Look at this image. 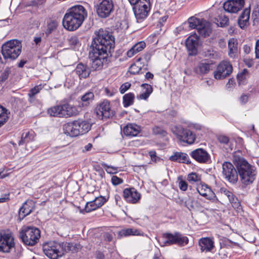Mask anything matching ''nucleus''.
Here are the masks:
<instances>
[{"instance_id": "nucleus-1", "label": "nucleus", "mask_w": 259, "mask_h": 259, "mask_svg": "<svg viewBox=\"0 0 259 259\" xmlns=\"http://www.w3.org/2000/svg\"><path fill=\"white\" fill-rule=\"evenodd\" d=\"M96 46L89 53L91 68L94 70L102 69L107 66L109 61V54L114 47V38L107 31L100 29L94 39Z\"/></svg>"}, {"instance_id": "nucleus-2", "label": "nucleus", "mask_w": 259, "mask_h": 259, "mask_svg": "<svg viewBox=\"0 0 259 259\" xmlns=\"http://www.w3.org/2000/svg\"><path fill=\"white\" fill-rule=\"evenodd\" d=\"M87 16V11L82 6L72 7L67 10L63 17V27L69 31L75 30L81 25Z\"/></svg>"}, {"instance_id": "nucleus-3", "label": "nucleus", "mask_w": 259, "mask_h": 259, "mask_svg": "<svg viewBox=\"0 0 259 259\" xmlns=\"http://www.w3.org/2000/svg\"><path fill=\"white\" fill-rule=\"evenodd\" d=\"M233 162L237 169L242 186L246 187L252 184L256 176L255 167L243 157H234Z\"/></svg>"}, {"instance_id": "nucleus-4", "label": "nucleus", "mask_w": 259, "mask_h": 259, "mask_svg": "<svg viewBox=\"0 0 259 259\" xmlns=\"http://www.w3.org/2000/svg\"><path fill=\"white\" fill-rule=\"evenodd\" d=\"M21 45L17 40H11L2 46V53L5 59L14 60L20 54Z\"/></svg>"}, {"instance_id": "nucleus-5", "label": "nucleus", "mask_w": 259, "mask_h": 259, "mask_svg": "<svg viewBox=\"0 0 259 259\" xmlns=\"http://www.w3.org/2000/svg\"><path fill=\"white\" fill-rule=\"evenodd\" d=\"M40 237L39 230L35 227H24L20 232V237L22 241L29 246H33L37 243Z\"/></svg>"}, {"instance_id": "nucleus-6", "label": "nucleus", "mask_w": 259, "mask_h": 259, "mask_svg": "<svg viewBox=\"0 0 259 259\" xmlns=\"http://www.w3.org/2000/svg\"><path fill=\"white\" fill-rule=\"evenodd\" d=\"M170 130L178 139L183 142L192 144L195 140V135L189 130L184 128L181 125L171 126Z\"/></svg>"}, {"instance_id": "nucleus-7", "label": "nucleus", "mask_w": 259, "mask_h": 259, "mask_svg": "<svg viewBox=\"0 0 259 259\" xmlns=\"http://www.w3.org/2000/svg\"><path fill=\"white\" fill-rule=\"evenodd\" d=\"M42 248L45 254L51 259H57L63 254L62 245L56 241L46 242Z\"/></svg>"}, {"instance_id": "nucleus-8", "label": "nucleus", "mask_w": 259, "mask_h": 259, "mask_svg": "<svg viewBox=\"0 0 259 259\" xmlns=\"http://www.w3.org/2000/svg\"><path fill=\"white\" fill-rule=\"evenodd\" d=\"M138 22H141L148 16L150 8L149 0H141L133 8Z\"/></svg>"}, {"instance_id": "nucleus-9", "label": "nucleus", "mask_w": 259, "mask_h": 259, "mask_svg": "<svg viewBox=\"0 0 259 259\" xmlns=\"http://www.w3.org/2000/svg\"><path fill=\"white\" fill-rule=\"evenodd\" d=\"M114 7L112 0H99L96 5V12L99 17L106 18L113 12Z\"/></svg>"}, {"instance_id": "nucleus-10", "label": "nucleus", "mask_w": 259, "mask_h": 259, "mask_svg": "<svg viewBox=\"0 0 259 259\" xmlns=\"http://www.w3.org/2000/svg\"><path fill=\"white\" fill-rule=\"evenodd\" d=\"M222 174L225 179L232 184H236L238 180L237 168L230 162H224L222 165Z\"/></svg>"}, {"instance_id": "nucleus-11", "label": "nucleus", "mask_w": 259, "mask_h": 259, "mask_svg": "<svg viewBox=\"0 0 259 259\" xmlns=\"http://www.w3.org/2000/svg\"><path fill=\"white\" fill-rule=\"evenodd\" d=\"M233 67L230 62L223 61L218 65L213 72V76L218 80L223 79L229 76L232 72Z\"/></svg>"}, {"instance_id": "nucleus-12", "label": "nucleus", "mask_w": 259, "mask_h": 259, "mask_svg": "<svg viewBox=\"0 0 259 259\" xmlns=\"http://www.w3.org/2000/svg\"><path fill=\"white\" fill-rule=\"evenodd\" d=\"M14 237L11 233L0 232V251L9 252L14 246Z\"/></svg>"}, {"instance_id": "nucleus-13", "label": "nucleus", "mask_w": 259, "mask_h": 259, "mask_svg": "<svg viewBox=\"0 0 259 259\" xmlns=\"http://www.w3.org/2000/svg\"><path fill=\"white\" fill-rule=\"evenodd\" d=\"M214 68L213 61L208 59H203L198 62L193 69L196 74L203 76L208 74Z\"/></svg>"}, {"instance_id": "nucleus-14", "label": "nucleus", "mask_w": 259, "mask_h": 259, "mask_svg": "<svg viewBox=\"0 0 259 259\" xmlns=\"http://www.w3.org/2000/svg\"><path fill=\"white\" fill-rule=\"evenodd\" d=\"M96 112L98 117L101 119H106L112 117L114 113L111 109L110 103L107 100H104L96 108Z\"/></svg>"}, {"instance_id": "nucleus-15", "label": "nucleus", "mask_w": 259, "mask_h": 259, "mask_svg": "<svg viewBox=\"0 0 259 259\" xmlns=\"http://www.w3.org/2000/svg\"><path fill=\"white\" fill-rule=\"evenodd\" d=\"M191 156L196 161L201 163H207L210 161L209 153L202 148L196 149L190 153Z\"/></svg>"}, {"instance_id": "nucleus-16", "label": "nucleus", "mask_w": 259, "mask_h": 259, "mask_svg": "<svg viewBox=\"0 0 259 259\" xmlns=\"http://www.w3.org/2000/svg\"><path fill=\"white\" fill-rule=\"evenodd\" d=\"M244 0H228L224 4V10L229 13H235L244 6Z\"/></svg>"}, {"instance_id": "nucleus-17", "label": "nucleus", "mask_w": 259, "mask_h": 259, "mask_svg": "<svg viewBox=\"0 0 259 259\" xmlns=\"http://www.w3.org/2000/svg\"><path fill=\"white\" fill-rule=\"evenodd\" d=\"M123 197L128 203L135 204L141 199V194L134 188H126L123 191Z\"/></svg>"}, {"instance_id": "nucleus-18", "label": "nucleus", "mask_w": 259, "mask_h": 259, "mask_svg": "<svg viewBox=\"0 0 259 259\" xmlns=\"http://www.w3.org/2000/svg\"><path fill=\"white\" fill-rule=\"evenodd\" d=\"M106 201L105 197H97L94 200L87 202L84 210L86 212H90L101 207Z\"/></svg>"}, {"instance_id": "nucleus-19", "label": "nucleus", "mask_w": 259, "mask_h": 259, "mask_svg": "<svg viewBox=\"0 0 259 259\" xmlns=\"http://www.w3.org/2000/svg\"><path fill=\"white\" fill-rule=\"evenodd\" d=\"M197 191L201 196L208 200L212 201H214L217 200L215 193L207 185L201 184L198 185Z\"/></svg>"}, {"instance_id": "nucleus-20", "label": "nucleus", "mask_w": 259, "mask_h": 259, "mask_svg": "<svg viewBox=\"0 0 259 259\" xmlns=\"http://www.w3.org/2000/svg\"><path fill=\"white\" fill-rule=\"evenodd\" d=\"M35 134L32 131L24 133L22 135L21 140L19 142V145L26 144V149L28 151L34 149V146L31 145V142L34 140Z\"/></svg>"}, {"instance_id": "nucleus-21", "label": "nucleus", "mask_w": 259, "mask_h": 259, "mask_svg": "<svg viewBox=\"0 0 259 259\" xmlns=\"http://www.w3.org/2000/svg\"><path fill=\"white\" fill-rule=\"evenodd\" d=\"M198 37L197 34H194L189 36L186 40V47L190 52L191 55L196 53V46L198 45Z\"/></svg>"}, {"instance_id": "nucleus-22", "label": "nucleus", "mask_w": 259, "mask_h": 259, "mask_svg": "<svg viewBox=\"0 0 259 259\" xmlns=\"http://www.w3.org/2000/svg\"><path fill=\"white\" fill-rule=\"evenodd\" d=\"M199 245L202 252H210L214 247L213 239L208 237L202 238L199 240Z\"/></svg>"}, {"instance_id": "nucleus-23", "label": "nucleus", "mask_w": 259, "mask_h": 259, "mask_svg": "<svg viewBox=\"0 0 259 259\" xmlns=\"http://www.w3.org/2000/svg\"><path fill=\"white\" fill-rule=\"evenodd\" d=\"M78 126L76 121L66 123L63 126L64 133L70 137L78 136L79 131L77 130Z\"/></svg>"}, {"instance_id": "nucleus-24", "label": "nucleus", "mask_w": 259, "mask_h": 259, "mask_svg": "<svg viewBox=\"0 0 259 259\" xmlns=\"http://www.w3.org/2000/svg\"><path fill=\"white\" fill-rule=\"evenodd\" d=\"M141 127L133 123L127 124L123 128V133L126 136L135 137L137 136L141 132Z\"/></svg>"}, {"instance_id": "nucleus-25", "label": "nucleus", "mask_w": 259, "mask_h": 259, "mask_svg": "<svg viewBox=\"0 0 259 259\" xmlns=\"http://www.w3.org/2000/svg\"><path fill=\"white\" fill-rule=\"evenodd\" d=\"M74 72L78 76L80 79L85 78L89 76L90 70L87 65L79 63L76 66Z\"/></svg>"}, {"instance_id": "nucleus-26", "label": "nucleus", "mask_w": 259, "mask_h": 259, "mask_svg": "<svg viewBox=\"0 0 259 259\" xmlns=\"http://www.w3.org/2000/svg\"><path fill=\"white\" fill-rule=\"evenodd\" d=\"M197 31L199 34L203 37L209 36L211 32L210 24L208 22L203 19L201 23L198 26Z\"/></svg>"}, {"instance_id": "nucleus-27", "label": "nucleus", "mask_w": 259, "mask_h": 259, "mask_svg": "<svg viewBox=\"0 0 259 259\" xmlns=\"http://www.w3.org/2000/svg\"><path fill=\"white\" fill-rule=\"evenodd\" d=\"M169 159L172 161H176L180 163H190L188 155L185 153L175 152L173 155L170 156Z\"/></svg>"}, {"instance_id": "nucleus-28", "label": "nucleus", "mask_w": 259, "mask_h": 259, "mask_svg": "<svg viewBox=\"0 0 259 259\" xmlns=\"http://www.w3.org/2000/svg\"><path fill=\"white\" fill-rule=\"evenodd\" d=\"M146 47L144 41H141L136 43L127 52L126 55L128 58L133 57L137 53L142 51Z\"/></svg>"}, {"instance_id": "nucleus-29", "label": "nucleus", "mask_w": 259, "mask_h": 259, "mask_svg": "<svg viewBox=\"0 0 259 259\" xmlns=\"http://www.w3.org/2000/svg\"><path fill=\"white\" fill-rule=\"evenodd\" d=\"M121 236H128L130 235L134 236H144V233L140 230L135 228H126L121 230L119 233Z\"/></svg>"}, {"instance_id": "nucleus-30", "label": "nucleus", "mask_w": 259, "mask_h": 259, "mask_svg": "<svg viewBox=\"0 0 259 259\" xmlns=\"http://www.w3.org/2000/svg\"><path fill=\"white\" fill-rule=\"evenodd\" d=\"M237 41L234 38H231L228 42L229 56L231 58H235L238 52Z\"/></svg>"}, {"instance_id": "nucleus-31", "label": "nucleus", "mask_w": 259, "mask_h": 259, "mask_svg": "<svg viewBox=\"0 0 259 259\" xmlns=\"http://www.w3.org/2000/svg\"><path fill=\"white\" fill-rule=\"evenodd\" d=\"M141 87L143 91L141 94L137 96L138 99L147 100L153 91L151 85L148 84H142Z\"/></svg>"}, {"instance_id": "nucleus-32", "label": "nucleus", "mask_w": 259, "mask_h": 259, "mask_svg": "<svg viewBox=\"0 0 259 259\" xmlns=\"http://www.w3.org/2000/svg\"><path fill=\"white\" fill-rule=\"evenodd\" d=\"M63 117H68L76 115L78 114V111L75 107L66 104L63 105Z\"/></svg>"}, {"instance_id": "nucleus-33", "label": "nucleus", "mask_w": 259, "mask_h": 259, "mask_svg": "<svg viewBox=\"0 0 259 259\" xmlns=\"http://www.w3.org/2000/svg\"><path fill=\"white\" fill-rule=\"evenodd\" d=\"M63 105L53 106L48 110V114L52 116L63 117Z\"/></svg>"}, {"instance_id": "nucleus-34", "label": "nucleus", "mask_w": 259, "mask_h": 259, "mask_svg": "<svg viewBox=\"0 0 259 259\" xmlns=\"http://www.w3.org/2000/svg\"><path fill=\"white\" fill-rule=\"evenodd\" d=\"M77 122V130L79 131V135H83L88 132L91 129V125L89 122L81 120H76Z\"/></svg>"}, {"instance_id": "nucleus-35", "label": "nucleus", "mask_w": 259, "mask_h": 259, "mask_svg": "<svg viewBox=\"0 0 259 259\" xmlns=\"http://www.w3.org/2000/svg\"><path fill=\"white\" fill-rule=\"evenodd\" d=\"M150 59V55L149 54H146L142 57H140L137 59L135 61V63H139V65H138L139 67H140V69L141 70H147L148 63L149 60Z\"/></svg>"}, {"instance_id": "nucleus-36", "label": "nucleus", "mask_w": 259, "mask_h": 259, "mask_svg": "<svg viewBox=\"0 0 259 259\" xmlns=\"http://www.w3.org/2000/svg\"><path fill=\"white\" fill-rule=\"evenodd\" d=\"M29 203L31 204V202H25L19 210V217L23 219L26 216L29 214L32 211V208Z\"/></svg>"}, {"instance_id": "nucleus-37", "label": "nucleus", "mask_w": 259, "mask_h": 259, "mask_svg": "<svg viewBox=\"0 0 259 259\" xmlns=\"http://www.w3.org/2000/svg\"><path fill=\"white\" fill-rule=\"evenodd\" d=\"M94 94L93 92H88L81 97L82 106H88L94 100Z\"/></svg>"}, {"instance_id": "nucleus-38", "label": "nucleus", "mask_w": 259, "mask_h": 259, "mask_svg": "<svg viewBox=\"0 0 259 259\" xmlns=\"http://www.w3.org/2000/svg\"><path fill=\"white\" fill-rule=\"evenodd\" d=\"M135 95L133 93L125 94L123 97V104L124 107H127L134 104Z\"/></svg>"}, {"instance_id": "nucleus-39", "label": "nucleus", "mask_w": 259, "mask_h": 259, "mask_svg": "<svg viewBox=\"0 0 259 259\" xmlns=\"http://www.w3.org/2000/svg\"><path fill=\"white\" fill-rule=\"evenodd\" d=\"M177 239H176V244L183 246L187 245L189 242V239L187 237L183 236L181 233L177 232Z\"/></svg>"}, {"instance_id": "nucleus-40", "label": "nucleus", "mask_w": 259, "mask_h": 259, "mask_svg": "<svg viewBox=\"0 0 259 259\" xmlns=\"http://www.w3.org/2000/svg\"><path fill=\"white\" fill-rule=\"evenodd\" d=\"M202 19H199L195 17H191L188 20L189 27L192 29L198 30L199 24L201 23Z\"/></svg>"}, {"instance_id": "nucleus-41", "label": "nucleus", "mask_w": 259, "mask_h": 259, "mask_svg": "<svg viewBox=\"0 0 259 259\" xmlns=\"http://www.w3.org/2000/svg\"><path fill=\"white\" fill-rule=\"evenodd\" d=\"M8 110L0 105V126L4 124L8 119Z\"/></svg>"}, {"instance_id": "nucleus-42", "label": "nucleus", "mask_w": 259, "mask_h": 259, "mask_svg": "<svg viewBox=\"0 0 259 259\" xmlns=\"http://www.w3.org/2000/svg\"><path fill=\"white\" fill-rule=\"evenodd\" d=\"M177 232L174 234L165 233L163 235V238L165 240L166 243L169 244H176V239H177Z\"/></svg>"}, {"instance_id": "nucleus-43", "label": "nucleus", "mask_w": 259, "mask_h": 259, "mask_svg": "<svg viewBox=\"0 0 259 259\" xmlns=\"http://www.w3.org/2000/svg\"><path fill=\"white\" fill-rule=\"evenodd\" d=\"M184 206L189 210H191L196 208V203L192 198L188 197L185 199Z\"/></svg>"}, {"instance_id": "nucleus-44", "label": "nucleus", "mask_w": 259, "mask_h": 259, "mask_svg": "<svg viewBox=\"0 0 259 259\" xmlns=\"http://www.w3.org/2000/svg\"><path fill=\"white\" fill-rule=\"evenodd\" d=\"M102 166L105 169L106 171L110 174H114L117 173L119 170V167L109 165L106 163H103L102 164Z\"/></svg>"}, {"instance_id": "nucleus-45", "label": "nucleus", "mask_w": 259, "mask_h": 259, "mask_svg": "<svg viewBox=\"0 0 259 259\" xmlns=\"http://www.w3.org/2000/svg\"><path fill=\"white\" fill-rule=\"evenodd\" d=\"M247 77V70L246 69H244L240 73L237 75L238 83L240 85L244 84Z\"/></svg>"}, {"instance_id": "nucleus-46", "label": "nucleus", "mask_w": 259, "mask_h": 259, "mask_svg": "<svg viewBox=\"0 0 259 259\" xmlns=\"http://www.w3.org/2000/svg\"><path fill=\"white\" fill-rule=\"evenodd\" d=\"M42 89V87L41 85H36L33 88L31 89L28 93V96L30 98H33L36 94Z\"/></svg>"}, {"instance_id": "nucleus-47", "label": "nucleus", "mask_w": 259, "mask_h": 259, "mask_svg": "<svg viewBox=\"0 0 259 259\" xmlns=\"http://www.w3.org/2000/svg\"><path fill=\"white\" fill-rule=\"evenodd\" d=\"M187 180L191 183L198 182L201 180V177L196 173L192 172L188 175Z\"/></svg>"}, {"instance_id": "nucleus-48", "label": "nucleus", "mask_w": 259, "mask_h": 259, "mask_svg": "<svg viewBox=\"0 0 259 259\" xmlns=\"http://www.w3.org/2000/svg\"><path fill=\"white\" fill-rule=\"evenodd\" d=\"M139 65V63L133 64L128 69V72L131 74H136L140 73L142 70L140 69V67H139L138 65Z\"/></svg>"}, {"instance_id": "nucleus-49", "label": "nucleus", "mask_w": 259, "mask_h": 259, "mask_svg": "<svg viewBox=\"0 0 259 259\" xmlns=\"http://www.w3.org/2000/svg\"><path fill=\"white\" fill-rule=\"evenodd\" d=\"M56 27L57 23L54 21H51L47 25V28L45 31L46 34L47 35H49L56 28Z\"/></svg>"}, {"instance_id": "nucleus-50", "label": "nucleus", "mask_w": 259, "mask_h": 259, "mask_svg": "<svg viewBox=\"0 0 259 259\" xmlns=\"http://www.w3.org/2000/svg\"><path fill=\"white\" fill-rule=\"evenodd\" d=\"M228 199L234 208L238 209L240 207V203L237 198L236 197L234 194L232 195L231 197H229Z\"/></svg>"}, {"instance_id": "nucleus-51", "label": "nucleus", "mask_w": 259, "mask_h": 259, "mask_svg": "<svg viewBox=\"0 0 259 259\" xmlns=\"http://www.w3.org/2000/svg\"><path fill=\"white\" fill-rule=\"evenodd\" d=\"M159 12H156L152 15V18L153 19H155V18L158 19V20H159L158 23H159V25L160 26H161V25H162L163 23L166 21V20L168 18V16L165 15V16H164L160 18H159Z\"/></svg>"}, {"instance_id": "nucleus-52", "label": "nucleus", "mask_w": 259, "mask_h": 259, "mask_svg": "<svg viewBox=\"0 0 259 259\" xmlns=\"http://www.w3.org/2000/svg\"><path fill=\"white\" fill-rule=\"evenodd\" d=\"M68 42L71 46L75 47L80 45L78 38L76 36H72L68 39Z\"/></svg>"}, {"instance_id": "nucleus-53", "label": "nucleus", "mask_w": 259, "mask_h": 259, "mask_svg": "<svg viewBox=\"0 0 259 259\" xmlns=\"http://www.w3.org/2000/svg\"><path fill=\"white\" fill-rule=\"evenodd\" d=\"M61 245L63 246V253H64V251H73L74 246L71 243H61Z\"/></svg>"}, {"instance_id": "nucleus-54", "label": "nucleus", "mask_w": 259, "mask_h": 259, "mask_svg": "<svg viewBox=\"0 0 259 259\" xmlns=\"http://www.w3.org/2000/svg\"><path fill=\"white\" fill-rule=\"evenodd\" d=\"M220 25L221 27H225L228 24L229 18L225 15L219 16Z\"/></svg>"}, {"instance_id": "nucleus-55", "label": "nucleus", "mask_w": 259, "mask_h": 259, "mask_svg": "<svg viewBox=\"0 0 259 259\" xmlns=\"http://www.w3.org/2000/svg\"><path fill=\"white\" fill-rule=\"evenodd\" d=\"M153 133L155 135H160L165 136L166 132L162 128L159 126H154L152 128Z\"/></svg>"}, {"instance_id": "nucleus-56", "label": "nucleus", "mask_w": 259, "mask_h": 259, "mask_svg": "<svg viewBox=\"0 0 259 259\" xmlns=\"http://www.w3.org/2000/svg\"><path fill=\"white\" fill-rule=\"evenodd\" d=\"M217 139L220 143L223 144H228L230 140L229 137L224 135H220L218 136Z\"/></svg>"}, {"instance_id": "nucleus-57", "label": "nucleus", "mask_w": 259, "mask_h": 259, "mask_svg": "<svg viewBox=\"0 0 259 259\" xmlns=\"http://www.w3.org/2000/svg\"><path fill=\"white\" fill-rule=\"evenodd\" d=\"M131 86V83L128 82L123 83L119 88L120 93L124 94L126 91L128 90Z\"/></svg>"}, {"instance_id": "nucleus-58", "label": "nucleus", "mask_w": 259, "mask_h": 259, "mask_svg": "<svg viewBox=\"0 0 259 259\" xmlns=\"http://www.w3.org/2000/svg\"><path fill=\"white\" fill-rule=\"evenodd\" d=\"M248 19H244L242 18L241 17H239L238 19V23L239 25V26L241 28H244L248 23Z\"/></svg>"}, {"instance_id": "nucleus-59", "label": "nucleus", "mask_w": 259, "mask_h": 259, "mask_svg": "<svg viewBox=\"0 0 259 259\" xmlns=\"http://www.w3.org/2000/svg\"><path fill=\"white\" fill-rule=\"evenodd\" d=\"M179 187L181 190L186 191L188 188V184L185 181L181 179L179 182Z\"/></svg>"}, {"instance_id": "nucleus-60", "label": "nucleus", "mask_w": 259, "mask_h": 259, "mask_svg": "<svg viewBox=\"0 0 259 259\" xmlns=\"http://www.w3.org/2000/svg\"><path fill=\"white\" fill-rule=\"evenodd\" d=\"M111 182L113 185L116 186L122 184L123 180L116 176H113L111 178Z\"/></svg>"}, {"instance_id": "nucleus-61", "label": "nucleus", "mask_w": 259, "mask_h": 259, "mask_svg": "<svg viewBox=\"0 0 259 259\" xmlns=\"http://www.w3.org/2000/svg\"><path fill=\"white\" fill-rule=\"evenodd\" d=\"M249 15H250V10L245 9L244 10V11L241 13L240 16L239 17H241L242 18H245V19H249Z\"/></svg>"}, {"instance_id": "nucleus-62", "label": "nucleus", "mask_w": 259, "mask_h": 259, "mask_svg": "<svg viewBox=\"0 0 259 259\" xmlns=\"http://www.w3.org/2000/svg\"><path fill=\"white\" fill-rule=\"evenodd\" d=\"M46 1V0H34L32 2V5L33 6L38 7L44 4Z\"/></svg>"}, {"instance_id": "nucleus-63", "label": "nucleus", "mask_w": 259, "mask_h": 259, "mask_svg": "<svg viewBox=\"0 0 259 259\" xmlns=\"http://www.w3.org/2000/svg\"><path fill=\"white\" fill-rule=\"evenodd\" d=\"M221 192L226 195L228 199L229 197H231L233 194L231 192L229 191L225 188L221 189Z\"/></svg>"}, {"instance_id": "nucleus-64", "label": "nucleus", "mask_w": 259, "mask_h": 259, "mask_svg": "<svg viewBox=\"0 0 259 259\" xmlns=\"http://www.w3.org/2000/svg\"><path fill=\"white\" fill-rule=\"evenodd\" d=\"M255 52L256 57L259 58V40H257L256 42Z\"/></svg>"}]
</instances>
